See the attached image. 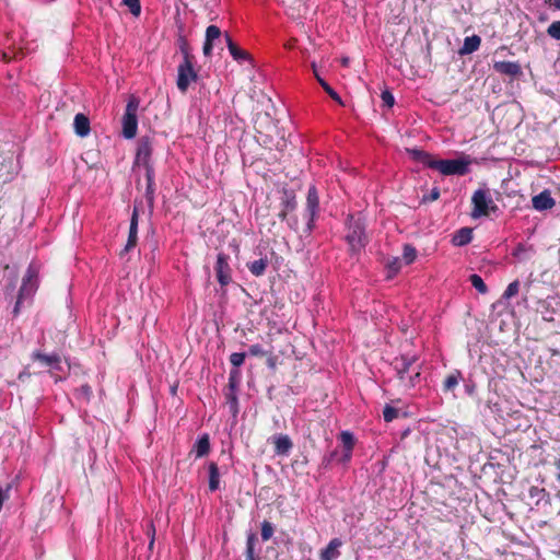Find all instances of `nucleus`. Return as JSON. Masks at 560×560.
<instances>
[{
	"label": "nucleus",
	"instance_id": "nucleus-40",
	"mask_svg": "<svg viewBox=\"0 0 560 560\" xmlns=\"http://www.w3.org/2000/svg\"><path fill=\"white\" fill-rule=\"evenodd\" d=\"M529 495L530 498H536L537 503L542 500L545 497H547L546 490L538 487H532L529 489Z\"/></svg>",
	"mask_w": 560,
	"mask_h": 560
},
{
	"label": "nucleus",
	"instance_id": "nucleus-31",
	"mask_svg": "<svg viewBox=\"0 0 560 560\" xmlns=\"http://www.w3.org/2000/svg\"><path fill=\"white\" fill-rule=\"evenodd\" d=\"M256 540L255 534H249L246 541V560H255L254 558V544Z\"/></svg>",
	"mask_w": 560,
	"mask_h": 560
},
{
	"label": "nucleus",
	"instance_id": "nucleus-29",
	"mask_svg": "<svg viewBox=\"0 0 560 560\" xmlns=\"http://www.w3.org/2000/svg\"><path fill=\"white\" fill-rule=\"evenodd\" d=\"M416 256H417V252H416L415 247H412L410 245L404 246L402 259L405 260L406 265L411 264L415 260Z\"/></svg>",
	"mask_w": 560,
	"mask_h": 560
},
{
	"label": "nucleus",
	"instance_id": "nucleus-16",
	"mask_svg": "<svg viewBox=\"0 0 560 560\" xmlns=\"http://www.w3.org/2000/svg\"><path fill=\"white\" fill-rule=\"evenodd\" d=\"M151 155V143L147 138L140 140L137 149L136 162L148 166Z\"/></svg>",
	"mask_w": 560,
	"mask_h": 560
},
{
	"label": "nucleus",
	"instance_id": "nucleus-8",
	"mask_svg": "<svg viewBox=\"0 0 560 560\" xmlns=\"http://www.w3.org/2000/svg\"><path fill=\"white\" fill-rule=\"evenodd\" d=\"M319 201L318 195L315 187H311L307 191L306 198V208H305V218H306V228L304 232L310 234L314 228V221L318 211Z\"/></svg>",
	"mask_w": 560,
	"mask_h": 560
},
{
	"label": "nucleus",
	"instance_id": "nucleus-15",
	"mask_svg": "<svg viewBox=\"0 0 560 560\" xmlns=\"http://www.w3.org/2000/svg\"><path fill=\"white\" fill-rule=\"evenodd\" d=\"M273 444L276 454L282 456L288 455L293 446L291 439L285 434L275 435Z\"/></svg>",
	"mask_w": 560,
	"mask_h": 560
},
{
	"label": "nucleus",
	"instance_id": "nucleus-43",
	"mask_svg": "<svg viewBox=\"0 0 560 560\" xmlns=\"http://www.w3.org/2000/svg\"><path fill=\"white\" fill-rule=\"evenodd\" d=\"M440 197L439 188H433L429 196L423 197V201H435Z\"/></svg>",
	"mask_w": 560,
	"mask_h": 560
},
{
	"label": "nucleus",
	"instance_id": "nucleus-44",
	"mask_svg": "<svg viewBox=\"0 0 560 560\" xmlns=\"http://www.w3.org/2000/svg\"><path fill=\"white\" fill-rule=\"evenodd\" d=\"M325 91L327 94L336 102H338L340 105H343L340 96L328 85Z\"/></svg>",
	"mask_w": 560,
	"mask_h": 560
},
{
	"label": "nucleus",
	"instance_id": "nucleus-48",
	"mask_svg": "<svg viewBox=\"0 0 560 560\" xmlns=\"http://www.w3.org/2000/svg\"><path fill=\"white\" fill-rule=\"evenodd\" d=\"M228 399H229V401L231 404V407L234 409V411H236V406H237V398H236V396L231 393V394L228 395Z\"/></svg>",
	"mask_w": 560,
	"mask_h": 560
},
{
	"label": "nucleus",
	"instance_id": "nucleus-19",
	"mask_svg": "<svg viewBox=\"0 0 560 560\" xmlns=\"http://www.w3.org/2000/svg\"><path fill=\"white\" fill-rule=\"evenodd\" d=\"M74 132L77 136L84 138L90 133V120L84 114H77L73 120Z\"/></svg>",
	"mask_w": 560,
	"mask_h": 560
},
{
	"label": "nucleus",
	"instance_id": "nucleus-18",
	"mask_svg": "<svg viewBox=\"0 0 560 560\" xmlns=\"http://www.w3.org/2000/svg\"><path fill=\"white\" fill-rule=\"evenodd\" d=\"M340 441L343 446V454L340 458L342 463H347L351 458V453L354 446V438L353 435L348 431H342L340 434Z\"/></svg>",
	"mask_w": 560,
	"mask_h": 560
},
{
	"label": "nucleus",
	"instance_id": "nucleus-46",
	"mask_svg": "<svg viewBox=\"0 0 560 560\" xmlns=\"http://www.w3.org/2000/svg\"><path fill=\"white\" fill-rule=\"evenodd\" d=\"M389 269L394 272H397L400 269V259L394 258L393 261L389 264Z\"/></svg>",
	"mask_w": 560,
	"mask_h": 560
},
{
	"label": "nucleus",
	"instance_id": "nucleus-24",
	"mask_svg": "<svg viewBox=\"0 0 560 560\" xmlns=\"http://www.w3.org/2000/svg\"><path fill=\"white\" fill-rule=\"evenodd\" d=\"M248 269L249 271L256 276V277H259V276H262L266 271V268L268 266V259L267 258H260V259H257V260H254L252 262H248Z\"/></svg>",
	"mask_w": 560,
	"mask_h": 560
},
{
	"label": "nucleus",
	"instance_id": "nucleus-51",
	"mask_svg": "<svg viewBox=\"0 0 560 560\" xmlns=\"http://www.w3.org/2000/svg\"><path fill=\"white\" fill-rule=\"evenodd\" d=\"M315 77H316L317 81L319 82V84H320V85L323 86V89L325 90V89L328 86V83H327L325 80H323V78H320V77L318 75V73H317V74H315Z\"/></svg>",
	"mask_w": 560,
	"mask_h": 560
},
{
	"label": "nucleus",
	"instance_id": "nucleus-47",
	"mask_svg": "<svg viewBox=\"0 0 560 560\" xmlns=\"http://www.w3.org/2000/svg\"><path fill=\"white\" fill-rule=\"evenodd\" d=\"M149 533L151 535L150 542H149V548L152 549V547L154 545V535H155V528H154L153 524H150Z\"/></svg>",
	"mask_w": 560,
	"mask_h": 560
},
{
	"label": "nucleus",
	"instance_id": "nucleus-27",
	"mask_svg": "<svg viewBox=\"0 0 560 560\" xmlns=\"http://www.w3.org/2000/svg\"><path fill=\"white\" fill-rule=\"evenodd\" d=\"M533 252V247H527L523 244H518L513 252V256L520 260H526L529 258V254Z\"/></svg>",
	"mask_w": 560,
	"mask_h": 560
},
{
	"label": "nucleus",
	"instance_id": "nucleus-25",
	"mask_svg": "<svg viewBox=\"0 0 560 560\" xmlns=\"http://www.w3.org/2000/svg\"><path fill=\"white\" fill-rule=\"evenodd\" d=\"M220 474L215 463L209 464V489L215 491L219 488Z\"/></svg>",
	"mask_w": 560,
	"mask_h": 560
},
{
	"label": "nucleus",
	"instance_id": "nucleus-54",
	"mask_svg": "<svg viewBox=\"0 0 560 560\" xmlns=\"http://www.w3.org/2000/svg\"><path fill=\"white\" fill-rule=\"evenodd\" d=\"M268 365H269L270 368H275V359H273V358H269V359H268Z\"/></svg>",
	"mask_w": 560,
	"mask_h": 560
},
{
	"label": "nucleus",
	"instance_id": "nucleus-5",
	"mask_svg": "<svg viewBox=\"0 0 560 560\" xmlns=\"http://www.w3.org/2000/svg\"><path fill=\"white\" fill-rule=\"evenodd\" d=\"M471 202L474 206L471 217L474 219L486 217L489 214L490 210L497 209V206L487 189H477L471 197Z\"/></svg>",
	"mask_w": 560,
	"mask_h": 560
},
{
	"label": "nucleus",
	"instance_id": "nucleus-28",
	"mask_svg": "<svg viewBox=\"0 0 560 560\" xmlns=\"http://www.w3.org/2000/svg\"><path fill=\"white\" fill-rule=\"evenodd\" d=\"M470 282H471V285L480 293H486L487 292V285L485 284L482 278L479 276V275H471L470 276Z\"/></svg>",
	"mask_w": 560,
	"mask_h": 560
},
{
	"label": "nucleus",
	"instance_id": "nucleus-57",
	"mask_svg": "<svg viewBox=\"0 0 560 560\" xmlns=\"http://www.w3.org/2000/svg\"><path fill=\"white\" fill-rule=\"evenodd\" d=\"M312 69L314 71V74H317V71H316V63L315 62H312Z\"/></svg>",
	"mask_w": 560,
	"mask_h": 560
},
{
	"label": "nucleus",
	"instance_id": "nucleus-7",
	"mask_svg": "<svg viewBox=\"0 0 560 560\" xmlns=\"http://www.w3.org/2000/svg\"><path fill=\"white\" fill-rule=\"evenodd\" d=\"M197 79V73L194 70L192 62L188 54H185L183 62L177 69V88L182 92H186L189 84Z\"/></svg>",
	"mask_w": 560,
	"mask_h": 560
},
{
	"label": "nucleus",
	"instance_id": "nucleus-13",
	"mask_svg": "<svg viewBox=\"0 0 560 560\" xmlns=\"http://www.w3.org/2000/svg\"><path fill=\"white\" fill-rule=\"evenodd\" d=\"M534 209L538 211L549 210L555 206V200L550 192L545 190L536 195L532 199Z\"/></svg>",
	"mask_w": 560,
	"mask_h": 560
},
{
	"label": "nucleus",
	"instance_id": "nucleus-55",
	"mask_svg": "<svg viewBox=\"0 0 560 560\" xmlns=\"http://www.w3.org/2000/svg\"><path fill=\"white\" fill-rule=\"evenodd\" d=\"M553 5L556 9L560 10V0H553Z\"/></svg>",
	"mask_w": 560,
	"mask_h": 560
},
{
	"label": "nucleus",
	"instance_id": "nucleus-34",
	"mask_svg": "<svg viewBox=\"0 0 560 560\" xmlns=\"http://www.w3.org/2000/svg\"><path fill=\"white\" fill-rule=\"evenodd\" d=\"M520 283L517 280L511 282L503 293L504 299H511L518 293Z\"/></svg>",
	"mask_w": 560,
	"mask_h": 560
},
{
	"label": "nucleus",
	"instance_id": "nucleus-56",
	"mask_svg": "<svg viewBox=\"0 0 560 560\" xmlns=\"http://www.w3.org/2000/svg\"><path fill=\"white\" fill-rule=\"evenodd\" d=\"M335 455H336V452H332V453L329 455V457H327V459H326V460H327V462H331V460L334 459Z\"/></svg>",
	"mask_w": 560,
	"mask_h": 560
},
{
	"label": "nucleus",
	"instance_id": "nucleus-3",
	"mask_svg": "<svg viewBox=\"0 0 560 560\" xmlns=\"http://www.w3.org/2000/svg\"><path fill=\"white\" fill-rule=\"evenodd\" d=\"M471 163L472 160L469 155H460L458 159L454 160H439L434 158L431 168L446 176L465 175L469 172Z\"/></svg>",
	"mask_w": 560,
	"mask_h": 560
},
{
	"label": "nucleus",
	"instance_id": "nucleus-12",
	"mask_svg": "<svg viewBox=\"0 0 560 560\" xmlns=\"http://www.w3.org/2000/svg\"><path fill=\"white\" fill-rule=\"evenodd\" d=\"M33 359L38 361L43 366L51 368L52 370H61V359L58 354H44L40 352H34Z\"/></svg>",
	"mask_w": 560,
	"mask_h": 560
},
{
	"label": "nucleus",
	"instance_id": "nucleus-39",
	"mask_svg": "<svg viewBox=\"0 0 560 560\" xmlns=\"http://www.w3.org/2000/svg\"><path fill=\"white\" fill-rule=\"evenodd\" d=\"M384 420L386 422L393 421L398 416V410L394 407L386 406L383 410Z\"/></svg>",
	"mask_w": 560,
	"mask_h": 560
},
{
	"label": "nucleus",
	"instance_id": "nucleus-36",
	"mask_svg": "<svg viewBox=\"0 0 560 560\" xmlns=\"http://www.w3.org/2000/svg\"><path fill=\"white\" fill-rule=\"evenodd\" d=\"M550 37L560 40V21L552 22L547 30Z\"/></svg>",
	"mask_w": 560,
	"mask_h": 560
},
{
	"label": "nucleus",
	"instance_id": "nucleus-14",
	"mask_svg": "<svg viewBox=\"0 0 560 560\" xmlns=\"http://www.w3.org/2000/svg\"><path fill=\"white\" fill-rule=\"evenodd\" d=\"M221 36V31L215 25H209L206 30V40L203 44V55L210 56L213 48V40L218 39Z\"/></svg>",
	"mask_w": 560,
	"mask_h": 560
},
{
	"label": "nucleus",
	"instance_id": "nucleus-42",
	"mask_svg": "<svg viewBox=\"0 0 560 560\" xmlns=\"http://www.w3.org/2000/svg\"><path fill=\"white\" fill-rule=\"evenodd\" d=\"M381 96L385 105H387L388 107H392L394 105L395 100L390 92L384 91Z\"/></svg>",
	"mask_w": 560,
	"mask_h": 560
},
{
	"label": "nucleus",
	"instance_id": "nucleus-9",
	"mask_svg": "<svg viewBox=\"0 0 560 560\" xmlns=\"http://www.w3.org/2000/svg\"><path fill=\"white\" fill-rule=\"evenodd\" d=\"M215 272L221 285H226L231 281V269L228 262V256L220 253L217 257Z\"/></svg>",
	"mask_w": 560,
	"mask_h": 560
},
{
	"label": "nucleus",
	"instance_id": "nucleus-59",
	"mask_svg": "<svg viewBox=\"0 0 560 560\" xmlns=\"http://www.w3.org/2000/svg\"><path fill=\"white\" fill-rule=\"evenodd\" d=\"M559 516H560V510H559Z\"/></svg>",
	"mask_w": 560,
	"mask_h": 560
},
{
	"label": "nucleus",
	"instance_id": "nucleus-26",
	"mask_svg": "<svg viewBox=\"0 0 560 560\" xmlns=\"http://www.w3.org/2000/svg\"><path fill=\"white\" fill-rule=\"evenodd\" d=\"M459 378L460 372L458 371L450 374L444 381L443 389L446 392L454 389L458 385Z\"/></svg>",
	"mask_w": 560,
	"mask_h": 560
},
{
	"label": "nucleus",
	"instance_id": "nucleus-21",
	"mask_svg": "<svg viewBox=\"0 0 560 560\" xmlns=\"http://www.w3.org/2000/svg\"><path fill=\"white\" fill-rule=\"evenodd\" d=\"M481 39L478 35L468 36L465 38L462 48L459 49L460 55H469L476 51L480 46Z\"/></svg>",
	"mask_w": 560,
	"mask_h": 560
},
{
	"label": "nucleus",
	"instance_id": "nucleus-11",
	"mask_svg": "<svg viewBox=\"0 0 560 560\" xmlns=\"http://www.w3.org/2000/svg\"><path fill=\"white\" fill-rule=\"evenodd\" d=\"M138 210L137 208L133 209L131 220H130V226H129V234H128V241L124 248L125 253H128L130 249H132L137 245L138 241Z\"/></svg>",
	"mask_w": 560,
	"mask_h": 560
},
{
	"label": "nucleus",
	"instance_id": "nucleus-52",
	"mask_svg": "<svg viewBox=\"0 0 560 560\" xmlns=\"http://www.w3.org/2000/svg\"><path fill=\"white\" fill-rule=\"evenodd\" d=\"M555 465H556V468L558 470V472H557V480L560 482V457L556 460Z\"/></svg>",
	"mask_w": 560,
	"mask_h": 560
},
{
	"label": "nucleus",
	"instance_id": "nucleus-23",
	"mask_svg": "<svg viewBox=\"0 0 560 560\" xmlns=\"http://www.w3.org/2000/svg\"><path fill=\"white\" fill-rule=\"evenodd\" d=\"M472 238V230L469 228H463L458 230L453 236V244L456 246H464L468 244Z\"/></svg>",
	"mask_w": 560,
	"mask_h": 560
},
{
	"label": "nucleus",
	"instance_id": "nucleus-22",
	"mask_svg": "<svg viewBox=\"0 0 560 560\" xmlns=\"http://www.w3.org/2000/svg\"><path fill=\"white\" fill-rule=\"evenodd\" d=\"M210 451V441L207 434H203L198 439L196 444L194 445L192 452L195 453L196 458H201L206 456Z\"/></svg>",
	"mask_w": 560,
	"mask_h": 560
},
{
	"label": "nucleus",
	"instance_id": "nucleus-30",
	"mask_svg": "<svg viewBox=\"0 0 560 560\" xmlns=\"http://www.w3.org/2000/svg\"><path fill=\"white\" fill-rule=\"evenodd\" d=\"M147 179H148V186H147V198L150 202V205H152L153 202V173L152 171L147 167Z\"/></svg>",
	"mask_w": 560,
	"mask_h": 560
},
{
	"label": "nucleus",
	"instance_id": "nucleus-32",
	"mask_svg": "<svg viewBox=\"0 0 560 560\" xmlns=\"http://www.w3.org/2000/svg\"><path fill=\"white\" fill-rule=\"evenodd\" d=\"M273 535V526L271 523L264 521L261 523V538L264 541L269 540Z\"/></svg>",
	"mask_w": 560,
	"mask_h": 560
},
{
	"label": "nucleus",
	"instance_id": "nucleus-10",
	"mask_svg": "<svg viewBox=\"0 0 560 560\" xmlns=\"http://www.w3.org/2000/svg\"><path fill=\"white\" fill-rule=\"evenodd\" d=\"M493 69L500 73L511 78H516L522 74V68L518 62L514 61H495Z\"/></svg>",
	"mask_w": 560,
	"mask_h": 560
},
{
	"label": "nucleus",
	"instance_id": "nucleus-6",
	"mask_svg": "<svg viewBox=\"0 0 560 560\" xmlns=\"http://www.w3.org/2000/svg\"><path fill=\"white\" fill-rule=\"evenodd\" d=\"M139 107V101L132 96L127 103L126 112L122 117V135L127 139H131L137 133L138 119L137 110Z\"/></svg>",
	"mask_w": 560,
	"mask_h": 560
},
{
	"label": "nucleus",
	"instance_id": "nucleus-45",
	"mask_svg": "<svg viewBox=\"0 0 560 560\" xmlns=\"http://www.w3.org/2000/svg\"><path fill=\"white\" fill-rule=\"evenodd\" d=\"M79 392H80V395H81L82 397H84V399H85V400H89V399H90V396H91V394H92V390H91L90 386H88V385H83V386H81V388H80V390H79Z\"/></svg>",
	"mask_w": 560,
	"mask_h": 560
},
{
	"label": "nucleus",
	"instance_id": "nucleus-58",
	"mask_svg": "<svg viewBox=\"0 0 560 560\" xmlns=\"http://www.w3.org/2000/svg\"><path fill=\"white\" fill-rule=\"evenodd\" d=\"M3 58L7 59L8 55L5 52L2 54Z\"/></svg>",
	"mask_w": 560,
	"mask_h": 560
},
{
	"label": "nucleus",
	"instance_id": "nucleus-50",
	"mask_svg": "<svg viewBox=\"0 0 560 560\" xmlns=\"http://www.w3.org/2000/svg\"><path fill=\"white\" fill-rule=\"evenodd\" d=\"M315 77H316L317 81L319 82V84H320V85L323 86V89L325 90V89L328 86V83H327L325 80H323V78H320V77L318 75V73H317V74H315Z\"/></svg>",
	"mask_w": 560,
	"mask_h": 560
},
{
	"label": "nucleus",
	"instance_id": "nucleus-1",
	"mask_svg": "<svg viewBox=\"0 0 560 560\" xmlns=\"http://www.w3.org/2000/svg\"><path fill=\"white\" fill-rule=\"evenodd\" d=\"M415 357H401L394 361V369L397 374L398 386L404 390L416 387L421 381V373L418 365H415Z\"/></svg>",
	"mask_w": 560,
	"mask_h": 560
},
{
	"label": "nucleus",
	"instance_id": "nucleus-53",
	"mask_svg": "<svg viewBox=\"0 0 560 560\" xmlns=\"http://www.w3.org/2000/svg\"><path fill=\"white\" fill-rule=\"evenodd\" d=\"M341 63H342V66H345V67H346V66H348V65H349V58H348V57L342 58V59H341Z\"/></svg>",
	"mask_w": 560,
	"mask_h": 560
},
{
	"label": "nucleus",
	"instance_id": "nucleus-4",
	"mask_svg": "<svg viewBox=\"0 0 560 560\" xmlns=\"http://www.w3.org/2000/svg\"><path fill=\"white\" fill-rule=\"evenodd\" d=\"M38 287L37 280V270L34 266H30L26 270V273L23 278L22 285L20 288L18 301L14 306V314L16 315L20 312L21 305L30 300L34 293L36 292Z\"/></svg>",
	"mask_w": 560,
	"mask_h": 560
},
{
	"label": "nucleus",
	"instance_id": "nucleus-37",
	"mask_svg": "<svg viewBox=\"0 0 560 560\" xmlns=\"http://www.w3.org/2000/svg\"><path fill=\"white\" fill-rule=\"evenodd\" d=\"M248 353L253 357H264V355L269 354L270 352L266 351L260 345L256 343V345H252L248 348Z\"/></svg>",
	"mask_w": 560,
	"mask_h": 560
},
{
	"label": "nucleus",
	"instance_id": "nucleus-38",
	"mask_svg": "<svg viewBox=\"0 0 560 560\" xmlns=\"http://www.w3.org/2000/svg\"><path fill=\"white\" fill-rule=\"evenodd\" d=\"M245 353L234 352L230 355V362L234 368H238L244 363Z\"/></svg>",
	"mask_w": 560,
	"mask_h": 560
},
{
	"label": "nucleus",
	"instance_id": "nucleus-35",
	"mask_svg": "<svg viewBox=\"0 0 560 560\" xmlns=\"http://www.w3.org/2000/svg\"><path fill=\"white\" fill-rule=\"evenodd\" d=\"M230 54L237 61L247 60L249 58L248 54L245 50L238 48L237 46L231 47Z\"/></svg>",
	"mask_w": 560,
	"mask_h": 560
},
{
	"label": "nucleus",
	"instance_id": "nucleus-41",
	"mask_svg": "<svg viewBox=\"0 0 560 560\" xmlns=\"http://www.w3.org/2000/svg\"><path fill=\"white\" fill-rule=\"evenodd\" d=\"M238 376H240L238 370L235 369L230 372L229 385L232 389H234L236 387Z\"/></svg>",
	"mask_w": 560,
	"mask_h": 560
},
{
	"label": "nucleus",
	"instance_id": "nucleus-2",
	"mask_svg": "<svg viewBox=\"0 0 560 560\" xmlns=\"http://www.w3.org/2000/svg\"><path fill=\"white\" fill-rule=\"evenodd\" d=\"M346 241L352 254L360 253L368 244L364 221L360 217L351 215L348 221Z\"/></svg>",
	"mask_w": 560,
	"mask_h": 560
},
{
	"label": "nucleus",
	"instance_id": "nucleus-33",
	"mask_svg": "<svg viewBox=\"0 0 560 560\" xmlns=\"http://www.w3.org/2000/svg\"><path fill=\"white\" fill-rule=\"evenodd\" d=\"M122 3L129 8L130 12L138 16L141 13L140 0H122Z\"/></svg>",
	"mask_w": 560,
	"mask_h": 560
},
{
	"label": "nucleus",
	"instance_id": "nucleus-49",
	"mask_svg": "<svg viewBox=\"0 0 560 560\" xmlns=\"http://www.w3.org/2000/svg\"><path fill=\"white\" fill-rule=\"evenodd\" d=\"M224 37H225V42H226L229 51H231V47H235L236 45L232 42L231 37L228 34H225Z\"/></svg>",
	"mask_w": 560,
	"mask_h": 560
},
{
	"label": "nucleus",
	"instance_id": "nucleus-20",
	"mask_svg": "<svg viewBox=\"0 0 560 560\" xmlns=\"http://www.w3.org/2000/svg\"><path fill=\"white\" fill-rule=\"evenodd\" d=\"M406 151L412 160L422 163L430 168L432 167L434 158L430 153L419 149H406Z\"/></svg>",
	"mask_w": 560,
	"mask_h": 560
},
{
	"label": "nucleus",
	"instance_id": "nucleus-17",
	"mask_svg": "<svg viewBox=\"0 0 560 560\" xmlns=\"http://www.w3.org/2000/svg\"><path fill=\"white\" fill-rule=\"evenodd\" d=\"M342 541L339 538H334L329 541L327 547L320 552V560H335L340 556L339 548Z\"/></svg>",
	"mask_w": 560,
	"mask_h": 560
}]
</instances>
